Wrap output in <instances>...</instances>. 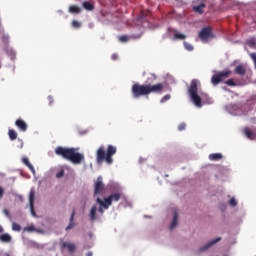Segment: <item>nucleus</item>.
I'll list each match as a JSON object with an SVG mask.
<instances>
[{"label": "nucleus", "mask_w": 256, "mask_h": 256, "mask_svg": "<svg viewBox=\"0 0 256 256\" xmlns=\"http://www.w3.org/2000/svg\"><path fill=\"white\" fill-rule=\"evenodd\" d=\"M90 221L93 223L94 221H97L99 219V216H97V205H93L90 209L89 215H88Z\"/></svg>", "instance_id": "ddd939ff"}, {"label": "nucleus", "mask_w": 256, "mask_h": 256, "mask_svg": "<svg viewBox=\"0 0 256 256\" xmlns=\"http://www.w3.org/2000/svg\"><path fill=\"white\" fill-rule=\"evenodd\" d=\"M164 87L163 83L153 85L135 83L132 85L131 93L134 99H139V97H145L151 93H163Z\"/></svg>", "instance_id": "f257e3e1"}, {"label": "nucleus", "mask_w": 256, "mask_h": 256, "mask_svg": "<svg viewBox=\"0 0 256 256\" xmlns=\"http://www.w3.org/2000/svg\"><path fill=\"white\" fill-rule=\"evenodd\" d=\"M3 213H4V215H6V217H8L9 219H11V213L9 212V210L4 209V210H3Z\"/></svg>", "instance_id": "e433bc0d"}, {"label": "nucleus", "mask_w": 256, "mask_h": 256, "mask_svg": "<svg viewBox=\"0 0 256 256\" xmlns=\"http://www.w3.org/2000/svg\"><path fill=\"white\" fill-rule=\"evenodd\" d=\"M184 47L187 51H193V45L189 44L188 42H184Z\"/></svg>", "instance_id": "c756f323"}, {"label": "nucleus", "mask_w": 256, "mask_h": 256, "mask_svg": "<svg viewBox=\"0 0 256 256\" xmlns=\"http://www.w3.org/2000/svg\"><path fill=\"white\" fill-rule=\"evenodd\" d=\"M199 89H201V81L193 79L188 88L190 99L196 107H203L201 96H199Z\"/></svg>", "instance_id": "39448f33"}, {"label": "nucleus", "mask_w": 256, "mask_h": 256, "mask_svg": "<svg viewBox=\"0 0 256 256\" xmlns=\"http://www.w3.org/2000/svg\"><path fill=\"white\" fill-rule=\"evenodd\" d=\"M78 148H65L58 146L55 148L54 153L66 161H70L74 165H81L85 161V155L78 152Z\"/></svg>", "instance_id": "f03ea898"}, {"label": "nucleus", "mask_w": 256, "mask_h": 256, "mask_svg": "<svg viewBox=\"0 0 256 256\" xmlns=\"http://www.w3.org/2000/svg\"><path fill=\"white\" fill-rule=\"evenodd\" d=\"M111 59L112 61H117V59H119V56L117 54H112Z\"/></svg>", "instance_id": "ea45409f"}, {"label": "nucleus", "mask_w": 256, "mask_h": 256, "mask_svg": "<svg viewBox=\"0 0 256 256\" xmlns=\"http://www.w3.org/2000/svg\"><path fill=\"white\" fill-rule=\"evenodd\" d=\"M25 231H28L29 233H33L35 230V226L31 225L25 228Z\"/></svg>", "instance_id": "f704fd0d"}, {"label": "nucleus", "mask_w": 256, "mask_h": 256, "mask_svg": "<svg viewBox=\"0 0 256 256\" xmlns=\"http://www.w3.org/2000/svg\"><path fill=\"white\" fill-rule=\"evenodd\" d=\"M29 205L32 217H37V213L35 212V190H31L29 193Z\"/></svg>", "instance_id": "1a4fd4ad"}, {"label": "nucleus", "mask_w": 256, "mask_h": 256, "mask_svg": "<svg viewBox=\"0 0 256 256\" xmlns=\"http://www.w3.org/2000/svg\"><path fill=\"white\" fill-rule=\"evenodd\" d=\"M118 39H119V41H120L121 43H127V41H129V36H127V35H122V36H119Z\"/></svg>", "instance_id": "393cba45"}, {"label": "nucleus", "mask_w": 256, "mask_h": 256, "mask_svg": "<svg viewBox=\"0 0 256 256\" xmlns=\"http://www.w3.org/2000/svg\"><path fill=\"white\" fill-rule=\"evenodd\" d=\"M12 230L13 231H21V225L17 224V223H13L12 224Z\"/></svg>", "instance_id": "c85d7f7f"}, {"label": "nucleus", "mask_w": 256, "mask_h": 256, "mask_svg": "<svg viewBox=\"0 0 256 256\" xmlns=\"http://www.w3.org/2000/svg\"><path fill=\"white\" fill-rule=\"evenodd\" d=\"M61 249H67L68 252L73 255L75 253V249H77V246L74 243L71 242H62Z\"/></svg>", "instance_id": "f8f14e48"}, {"label": "nucleus", "mask_w": 256, "mask_h": 256, "mask_svg": "<svg viewBox=\"0 0 256 256\" xmlns=\"http://www.w3.org/2000/svg\"><path fill=\"white\" fill-rule=\"evenodd\" d=\"M229 205H230L231 207H237V200H235V198H231V199L229 200Z\"/></svg>", "instance_id": "473e14b6"}, {"label": "nucleus", "mask_w": 256, "mask_h": 256, "mask_svg": "<svg viewBox=\"0 0 256 256\" xmlns=\"http://www.w3.org/2000/svg\"><path fill=\"white\" fill-rule=\"evenodd\" d=\"M105 184H103V176H99L94 183V196L100 197L105 195Z\"/></svg>", "instance_id": "423d86ee"}, {"label": "nucleus", "mask_w": 256, "mask_h": 256, "mask_svg": "<svg viewBox=\"0 0 256 256\" xmlns=\"http://www.w3.org/2000/svg\"><path fill=\"white\" fill-rule=\"evenodd\" d=\"M226 85H229V87H237V83H235V81H233V79L227 80Z\"/></svg>", "instance_id": "bb28decb"}, {"label": "nucleus", "mask_w": 256, "mask_h": 256, "mask_svg": "<svg viewBox=\"0 0 256 256\" xmlns=\"http://www.w3.org/2000/svg\"><path fill=\"white\" fill-rule=\"evenodd\" d=\"M74 220H75V209H73L72 211V214L70 216V223L66 227V231H69L70 229H73V227H75V222H73Z\"/></svg>", "instance_id": "f3484780"}, {"label": "nucleus", "mask_w": 256, "mask_h": 256, "mask_svg": "<svg viewBox=\"0 0 256 256\" xmlns=\"http://www.w3.org/2000/svg\"><path fill=\"white\" fill-rule=\"evenodd\" d=\"M86 256H93V252H88Z\"/></svg>", "instance_id": "37998d69"}, {"label": "nucleus", "mask_w": 256, "mask_h": 256, "mask_svg": "<svg viewBox=\"0 0 256 256\" xmlns=\"http://www.w3.org/2000/svg\"><path fill=\"white\" fill-rule=\"evenodd\" d=\"M187 127V124L185 122H182L181 124L178 125V131H185Z\"/></svg>", "instance_id": "2f4dec72"}, {"label": "nucleus", "mask_w": 256, "mask_h": 256, "mask_svg": "<svg viewBox=\"0 0 256 256\" xmlns=\"http://www.w3.org/2000/svg\"><path fill=\"white\" fill-rule=\"evenodd\" d=\"M219 241H221V237L211 240L208 244H205L202 248H200V252L207 251L209 247H213V245H216V243H219Z\"/></svg>", "instance_id": "4468645a"}, {"label": "nucleus", "mask_w": 256, "mask_h": 256, "mask_svg": "<svg viewBox=\"0 0 256 256\" xmlns=\"http://www.w3.org/2000/svg\"><path fill=\"white\" fill-rule=\"evenodd\" d=\"M169 99H171V95L167 94L164 97H162V99L160 100V103H166V101H169Z\"/></svg>", "instance_id": "7c9ffc66"}, {"label": "nucleus", "mask_w": 256, "mask_h": 256, "mask_svg": "<svg viewBox=\"0 0 256 256\" xmlns=\"http://www.w3.org/2000/svg\"><path fill=\"white\" fill-rule=\"evenodd\" d=\"M235 73H236V75H241V77H243L245 75V73H247V70L245 69V66L238 65L235 68Z\"/></svg>", "instance_id": "dca6fc26"}, {"label": "nucleus", "mask_w": 256, "mask_h": 256, "mask_svg": "<svg viewBox=\"0 0 256 256\" xmlns=\"http://www.w3.org/2000/svg\"><path fill=\"white\" fill-rule=\"evenodd\" d=\"M0 241H2V243H11V235L8 233L1 234Z\"/></svg>", "instance_id": "aec40b11"}, {"label": "nucleus", "mask_w": 256, "mask_h": 256, "mask_svg": "<svg viewBox=\"0 0 256 256\" xmlns=\"http://www.w3.org/2000/svg\"><path fill=\"white\" fill-rule=\"evenodd\" d=\"M247 45H249L250 47H255V45H256L255 39L248 40Z\"/></svg>", "instance_id": "72a5a7b5"}, {"label": "nucleus", "mask_w": 256, "mask_h": 256, "mask_svg": "<svg viewBox=\"0 0 256 256\" xmlns=\"http://www.w3.org/2000/svg\"><path fill=\"white\" fill-rule=\"evenodd\" d=\"M22 163H24V165H26V167H28L32 173H35V167H33V164L29 162V158L24 157L22 159Z\"/></svg>", "instance_id": "a211bd4d"}, {"label": "nucleus", "mask_w": 256, "mask_h": 256, "mask_svg": "<svg viewBox=\"0 0 256 256\" xmlns=\"http://www.w3.org/2000/svg\"><path fill=\"white\" fill-rule=\"evenodd\" d=\"M69 13H74L77 15V14L81 13V8L77 5H71L69 7Z\"/></svg>", "instance_id": "412c9836"}, {"label": "nucleus", "mask_w": 256, "mask_h": 256, "mask_svg": "<svg viewBox=\"0 0 256 256\" xmlns=\"http://www.w3.org/2000/svg\"><path fill=\"white\" fill-rule=\"evenodd\" d=\"M121 199V193L116 192L110 194L108 197H105L104 199H101L99 196L96 199V203L99 205L98 207V213H100L101 216H103V213H105V210L109 209L113 205V201L117 203Z\"/></svg>", "instance_id": "20e7f679"}, {"label": "nucleus", "mask_w": 256, "mask_h": 256, "mask_svg": "<svg viewBox=\"0 0 256 256\" xmlns=\"http://www.w3.org/2000/svg\"><path fill=\"white\" fill-rule=\"evenodd\" d=\"M117 153V147L108 145L105 151V146H100L96 152V163L101 165L105 161L107 165H113V155Z\"/></svg>", "instance_id": "7ed1b4c3"}, {"label": "nucleus", "mask_w": 256, "mask_h": 256, "mask_svg": "<svg viewBox=\"0 0 256 256\" xmlns=\"http://www.w3.org/2000/svg\"><path fill=\"white\" fill-rule=\"evenodd\" d=\"M3 195H5V189H3V187H0V199H3Z\"/></svg>", "instance_id": "4c0bfd02"}, {"label": "nucleus", "mask_w": 256, "mask_h": 256, "mask_svg": "<svg viewBox=\"0 0 256 256\" xmlns=\"http://www.w3.org/2000/svg\"><path fill=\"white\" fill-rule=\"evenodd\" d=\"M178 219H179V214L175 211L173 215V220L170 224V229H175L177 227Z\"/></svg>", "instance_id": "6ab92c4d"}, {"label": "nucleus", "mask_w": 256, "mask_h": 256, "mask_svg": "<svg viewBox=\"0 0 256 256\" xmlns=\"http://www.w3.org/2000/svg\"><path fill=\"white\" fill-rule=\"evenodd\" d=\"M210 37H213V35L211 34V28H202V30L199 33V38L201 39V41H207L208 39H210Z\"/></svg>", "instance_id": "9d476101"}, {"label": "nucleus", "mask_w": 256, "mask_h": 256, "mask_svg": "<svg viewBox=\"0 0 256 256\" xmlns=\"http://www.w3.org/2000/svg\"><path fill=\"white\" fill-rule=\"evenodd\" d=\"M63 175H65V170H60V171L56 174V177H57V179H61V177H63Z\"/></svg>", "instance_id": "c9c22d12"}, {"label": "nucleus", "mask_w": 256, "mask_h": 256, "mask_svg": "<svg viewBox=\"0 0 256 256\" xmlns=\"http://www.w3.org/2000/svg\"><path fill=\"white\" fill-rule=\"evenodd\" d=\"M83 7L86 11H93V9H95V6H93L91 2H83Z\"/></svg>", "instance_id": "b1692460"}, {"label": "nucleus", "mask_w": 256, "mask_h": 256, "mask_svg": "<svg viewBox=\"0 0 256 256\" xmlns=\"http://www.w3.org/2000/svg\"><path fill=\"white\" fill-rule=\"evenodd\" d=\"M15 126L19 129V131H22V133H25V131L28 129L27 122L21 118L15 121Z\"/></svg>", "instance_id": "9b49d317"}, {"label": "nucleus", "mask_w": 256, "mask_h": 256, "mask_svg": "<svg viewBox=\"0 0 256 256\" xmlns=\"http://www.w3.org/2000/svg\"><path fill=\"white\" fill-rule=\"evenodd\" d=\"M251 59H253L255 67H256V53L250 54Z\"/></svg>", "instance_id": "58836bf2"}, {"label": "nucleus", "mask_w": 256, "mask_h": 256, "mask_svg": "<svg viewBox=\"0 0 256 256\" xmlns=\"http://www.w3.org/2000/svg\"><path fill=\"white\" fill-rule=\"evenodd\" d=\"M175 39H180V40H183V39H187V36H185L184 34H181V33H176L174 35Z\"/></svg>", "instance_id": "cd10ccee"}, {"label": "nucleus", "mask_w": 256, "mask_h": 256, "mask_svg": "<svg viewBox=\"0 0 256 256\" xmlns=\"http://www.w3.org/2000/svg\"><path fill=\"white\" fill-rule=\"evenodd\" d=\"M207 4L203 0H194L192 2V9L194 13H198L199 15H203L205 13V8Z\"/></svg>", "instance_id": "6e6552de"}, {"label": "nucleus", "mask_w": 256, "mask_h": 256, "mask_svg": "<svg viewBox=\"0 0 256 256\" xmlns=\"http://www.w3.org/2000/svg\"><path fill=\"white\" fill-rule=\"evenodd\" d=\"M244 135H246L247 139L253 141L256 138V131H251L249 128H245Z\"/></svg>", "instance_id": "2eb2a0df"}, {"label": "nucleus", "mask_w": 256, "mask_h": 256, "mask_svg": "<svg viewBox=\"0 0 256 256\" xmlns=\"http://www.w3.org/2000/svg\"><path fill=\"white\" fill-rule=\"evenodd\" d=\"M72 27H73L74 29H80V27H81V22H79V21H77V20H74V21L72 22Z\"/></svg>", "instance_id": "a878e982"}, {"label": "nucleus", "mask_w": 256, "mask_h": 256, "mask_svg": "<svg viewBox=\"0 0 256 256\" xmlns=\"http://www.w3.org/2000/svg\"><path fill=\"white\" fill-rule=\"evenodd\" d=\"M210 161H219V159H223V155L220 153H214L209 155Z\"/></svg>", "instance_id": "5701e85b"}, {"label": "nucleus", "mask_w": 256, "mask_h": 256, "mask_svg": "<svg viewBox=\"0 0 256 256\" xmlns=\"http://www.w3.org/2000/svg\"><path fill=\"white\" fill-rule=\"evenodd\" d=\"M231 75L230 70H226L223 72H219L218 74H215L212 76L211 83L214 85H219V83H222L224 79H227Z\"/></svg>", "instance_id": "0eeeda50"}, {"label": "nucleus", "mask_w": 256, "mask_h": 256, "mask_svg": "<svg viewBox=\"0 0 256 256\" xmlns=\"http://www.w3.org/2000/svg\"><path fill=\"white\" fill-rule=\"evenodd\" d=\"M48 101H49V104L51 105V104H53V97L52 96H48Z\"/></svg>", "instance_id": "a19ab883"}, {"label": "nucleus", "mask_w": 256, "mask_h": 256, "mask_svg": "<svg viewBox=\"0 0 256 256\" xmlns=\"http://www.w3.org/2000/svg\"><path fill=\"white\" fill-rule=\"evenodd\" d=\"M8 137H9L10 141H15V139H17V137H18L17 131L10 129L8 131Z\"/></svg>", "instance_id": "4be33fe9"}, {"label": "nucleus", "mask_w": 256, "mask_h": 256, "mask_svg": "<svg viewBox=\"0 0 256 256\" xmlns=\"http://www.w3.org/2000/svg\"><path fill=\"white\" fill-rule=\"evenodd\" d=\"M0 233H3V227L0 226Z\"/></svg>", "instance_id": "c03bdc74"}, {"label": "nucleus", "mask_w": 256, "mask_h": 256, "mask_svg": "<svg viewBox=\"0 0 256 256\" xmlns=\"http://www.w3.org/2000/svg\"><path fill=\"white\" fill-rule=\"evenodd\" d=\"M151 75H152L154 81L157 80V75H155V74H151Z\"/></svg>", "instance_id": "79ce46f5"}]
</instances>
